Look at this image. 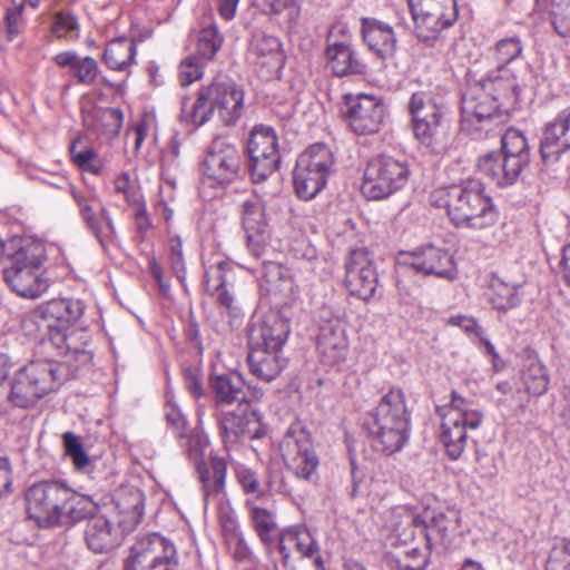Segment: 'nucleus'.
I'll return each mask as SVG.
<instances>
[{
	"label": "nucleus",
	"mask_w": 570,
	"mask_h": 570,
	"mask_svg": "<svg viewBox=\"0 0 570 570\" xmlns=\"http://www.w3.org/2000/svg\"><path fill=\"white\" fill-rule=\"evenodd\" d=\"M570 150V107L557 114L543 130L540 154L546 165L556 164Z\"/></svg>",
	"instance_id": "nucleus-25"
},
{
	"label": "nucleus",
	"mask_w": 570,
	"mask_h": 570,
	"mask_svg": "<svg viewBox=\"0 0 570 570\" xmlns=\"http://www.w3.org/2000/svg\"><path fill=\"white\" fill-rule=\"evenodd\" d=\"M136 52L134 40L124 37L117 38L107 45L104 51V61L112 70H126L134 62Z\"/></svg>",
	"instance_id": "nucleus-41"
},
{
	"label": "nucleus",
	"mask_w": 570,
	"mask_h": 570,
	"mask_svg": "<svg viewBox=\"0 0 570 570\" xmlns=\"http://www.w3.org/2000/svg\"><path fill=\"white\" fill-rule=\"evenodd\" d=\"M97 508L96 502L89 497L68 487V495H66V502L61 505L58 525L76 523L83 519L89 520L92 515H96Z\"/></svg>",
	"instance_id": "nucleus-36"
},
{
	"label": "nucleus",
	"mask_w": 570,
	"mask_h": 570,
	"mask_svg": "<svg viewBox=\"0 0 570 570\" xmlns=\"http://www.w3.org/2000/svg\"><path fill=\"white\" fill-rule=\"evenodd\" d=\"M460 522L459 512L454 509L434 512L426 519L420 515H407L395 527L396 538L404 544L413 541L416 532L424 535L426 548H448Z\"/></svg>",
	"instance_id": "nucleus-10"
},
{
	"label": "nucleus",
	"mask_w": 570,
	"mask_h": 570,
	"mask_svg": "<svg viewBox=\"0 0 570 570\" xmlns=\"http://www.w3.org/2000/svg\"><path fill=\"white\" fill-rule=\"evenodd\" d=\"M53 61L62 68H69L78 82L91 86L96 82L99 67L92 57H79L76 51L59 52L53 57Z\"/></svg>",
	"instance_id": "nucleus-34"
},
{
	"label": "nucleus",
	"mask_w": 570,
	"mask_h": 570,
	"mask_svg": "<svg viewBox=\"0 0 570 570\" xmlns=\"http://www.w3.org/2000/svg\"><path fill=\"white\" fill-rule=\"evenodd\" d=\"M242 154L224 137L215 138L208 146L200 173L204 183L226 187L239 177Z\"/></svg>",
	"instance_id": "nucleus-15"
},
{
	"label": "nucleus",
	"mask_w": 570,
	"mask_h": 570,
	"mask_svg": "<svg viewBox=\"0 0 570 570\" xmlns=\"http://www.w3.org/2000/svg\"><path fill=\"white\" fill-rule=\"evenodd\" d=\"M288 333L287 323L278 317L257 321L249 326L247 363L256 379L269 383L286 367L283 347Z\"/></svg>",
	"instance_id": "nucleus-3"
},
{
	"label": "nucleus",
	"mask_w": 570,
	"mask_h": 570,
	"mask_svg": "<svg viewBox=\"0 0 570 570\" xmlns=\"http://www.w3.org/2000/svg\"><path fill=\"white\" fill-rule=\"evenodd\" d=\"M335 157L325 144H314L309 146L296 160V166L311 169V171L326 178H328L333 171Z\"/></svg>",
	"instance_id": "nucleus-38"
},
{
	"label": "nucleus",
	"mask_w": 570,
	"mask_h": 570,
	"mask_svg": "<svg viewBox=\"0 0 570 570\" xmlns=\"http://www.w3.org/2000/svg\"><path fill=\"white\" fill-rule=\"evenodd\" d=\"M245 504L255 533L266 550L269 551L272 546L275 543L277 534L275 513L268 509L256 505L250 499H247Z\"/></svg>",
	"instance_id": "nucleus-35"
},
{
	"label": "nucleus",
	"mask_w": 570,
	"mask_h": 570,
	"mask_svg": "<svg viewBox=\"0 0 570 570\" xmlns=\"http://www.w3.org/2000/svg\"><path fill=\"white\" fill-rule=\"evenodd\" d=\"M181 446L188 458L194 461L199 481L203 487L204 498L207 501L225 491L227 475V462L224 458L213 456L210 468L203 461L206 440L198 433L181 434Z\"/></svg>",
	"instance_id": "nucleus-17"
},
{
	"label": "nucleus",
	"mask_w": 570,
	"mask_h": 570,
	"mask_svg": "<svg viewBox=\"0 0 570 570\" xmlns=\"http://www.w3.org/2000/svg\"><path fill=\"white\" fill-rule=\"evenodd\" d=\"M326 57L328 67L338 77L365 72L366 65L362 62L356 51L347 42L342 41L328 45Z\"/></svg>",
	"instance_id": "nucleus-33"
},
{
	"label": "nucleus",
	"mask_w": 570,
	"mask_h": 570,
	"mask_svg": "<svg viewBox=\"0 0 570 570\" xmlns=\"http://www.w3.org/2000/svg\"><path fill=\"white\" fill-rule=\"evenodd\" d=\"M400 266L413 268L425 276L454 279L456 267L449 250L434 245H425L413 252H400L396 256Z\"/></svg>",
	"instance_id": "nucleus-20"
},
{
	"label": "nucleus",
	"mask_w": 570,
	"mask_h": 570,
	"mask_svg": "<svg viewBox=\"0 0 570 570\" xmlns=\"http://www.w3.org/2000/svg\"><path fill=\"white\" fill-rule=\"evenodd\" d=\"M396 563L399 570H424L429 563V556L417 548H412Z\"/></svg>",
	"instance_id": "nucleus-58"
},
{
	"label": "nucleus",
	"mask_w": 570,
	"mask_h": 570,
	"mask_svg": "<svg viewBox=\"0 0 570 570\" xmlns=\"http://www.w3.org/2000/svg\"><path fill=\"white\" fill-rule=\"evenodd\" d=\"M430 199L433 206L446 209L456 227L484 229L493 226L499 217L492 197L478 179H466L459 185L434 190Z\"/></svg>",
	"instance_id": "nucleus-1"
},
{
	"label": "nucleus",
	"mask_w": 570,
	"mask_h": 570,
	"mask_svg": "<svg viewBox=\"0 0 570 570\" xmlns=\"http://www.w3.org/2000/svg\"><path fill=\"white\" fill-rule=\"evenodd\" d=\"M327 178L295 166L293 171V184L296 195L304 200L313 199L326 185Z\"/></svg>",
	"instance_id": "nucleus-44"
},
{
	"label": "nucleus",
	"mask_w": 570,
	"mask_h": 570,
	"mask_svg": "<svg viewBox=\"0 0 570 570\" xmlns=\"http://www.w3.org/2000/svg\"><path fill=\"white\" fill-rule=\"evenodd\" d=\"M261 275L269 285L284 288L283 284L288 283V288H292V275L289 269L278 263L264 262L262 264Z\"/></svg>",
	"instance_id": "nucleus-52"
},
{
	"label": "nucleus",
	"mask_w": 570,
	"mask_h": 570,
	"mask_svg": "<svg viewBox=\"0 0 570 570\" xmlns=\"http://www.w3.org/2000/svg\"><path fill=\"white\" fill-rule=\"evenodd\" d=\"M362 36L368 49L381 60L393 57L396 49V37L393 28L373 18L362 19Z\"/></svg>",
	"instance_id": "nucleus-29"
},
{
	"label": "nucleus",
	"mask_w": 570,
	"mask_h": 570,
	"mask_svg": "<svg viewBox=\"0 0 570 570\" xmlns=\"http://www.w3.org/2000/svg\"><path fill=\"white\" fill-rule=\"evenodd\" d=\"M235 473L237 482L246 494L261 497V484L254 471L240 465L235 469Z\"/></svg>",
	"instance_id": "nucleus-57"
},
{
	"label": "nucleus",
	"mask_w": 570,
	"mask_h": 570,
	"mask_svg": "<svg viewBox=\"0 0 570 570\" xmlns=\"http://www.w3.org/2000/svg\"><path fill=\"white\" fill-rule=\"evenodd\" d=\"M245 91L233 79L218 76L199 89L193 104L181 102V115L193 125L202 126L214 112L225 126H234L244 112Z\"/></svg>",
	"instance_id": "nucleus-4"
},
{
	"label": "nucleus",
	"mask_w": 570,
	"mask_h": 570,
	"mask_svg": "<svg viewBox=\"0 0 570 570\" xmlns=\"http://www.w3.org/2000/svg\"><path fill=\"white\" fill-rule=\"evenodd\" d=\"M249 170L253 183L258 184L274 174L279 166L277 136L273 128L255 127L247 142Z\"/></svg>",
	"instance_id": "nucleus-18"
},
{
	"label": "nucleus",
	"mask_w": 570,
	"mask_h": 570,
	"mask_svg": "<svg viewBox=\"0 0 570 570\" xmlns=\"http://www.w3.org/2000/svg\"><path fill=\"white\" fill-rule=\"evenodd\" d=\"M546 570H570V541H561L551 549Z\"/></svg>",
	"instance_id": "nucleus-53"
},
{
	"label": "nucleus",
	"mask_w": 570,
	"mask_h": 570,
	"mask_svg": "<svg viewBox=\"0 0 570 570\" xmlns=\"http://www.w3.org/2000/svg\"><path fill=\"white\" fill-rule=\"evenodd\" d=\"M316 347L322 362L335 365L345 360L348 348L345 330L337 321L320 325Z\"/></svg>",
	"instance_id": "nucleus-28"
},
{
	"label": "nucleus",
	"mask_w": 570,
	"mask_h": 570,
	"mask_svg": "<svg viewBox=\"0 0 570 570\" xmlns=\"http://www.w3.org/2000/svg\"><path fill=\"white\" fill-rule=\"evenodd\" d=\"M344 114L355 134L371 135L380 130L385 107L381 98L374 95H347L344 99Z\"/></svg>",
	"instance_id": "nucleus-21"
},
{
	"label": "nucleus",
	"mask_w": 570,
	"mask_h": 570,
	"mask_svg": "<svg viewBox=\"0 0 570 570\" xmlns=\"http://www.w3.org/2000/svg\"><path fill=\"white\" fill-rule=\"evenodd\" d=\"M552 24L558 35L563 38L570 37V8L557 4L552 10Z\"/></svg>",
	"instance_id": "nucleus-62"
},
{
	"label": "nucleus",
	"mask_w": 570,
	"mask_h": 570,
	"mask_svg": "<svg viewBox=\"0 0 570 570\" xmlns=\"http://www.w3.org/2000/svg\"><path fill=\"white\" fill-rule=\"evenodd\" d=\"M240 218L248 252L262 258L271 238L263 202L257 196L246 198L240 206Z\"/></svg>",
	"instance_id": "nucleus-23"
},
{
	"label": "nucleus",
	"mask_w": 570,
	"mask_h": 570,
	"mask_svg": "<svg viewBox=\"0 0 570 570\" xmlns=\"http://www.w3.org/2000/svg\"><path fill=\"white\" fill-rule=\"evenodd\" d=\"M287 538L286 540L293 544L294 549L304 558L316 559L318 556V544L304 525H294L285 528Z\"/></svg>",
	"instance_id": "nucleus-47"
},
{
	"label": "nucleus",
	"mask_w": 570,
	"mask_h": 570,
	"mask_svg": "<svg viewBox=\"0 0 570 570\" xmlns=\"http://www.w3.org/2000/svg\"><path fill=\"white\" fill-rule=\"evenodd\" d=\"M116 505L122 519L119 524L131 530L140 523L144 515V494L138 489L121 490L117 494Z\"/></svg>",
	"instance_id": "nucleus-37"
},
{
	"label": "nucleus",
	"mask_w": 570,
	"mask_h": 570,
	"mask_svg": "<svg viewBox=\"0 0 570 570\" xmlns=\"http://www.w3.org/2000/svg\"><path fill=\"white\" fill-rule=\"evenodd\" d=\"M124 115L118 108L90 106L82 110L83 126L97 136L115 138L122 126Z\"/></svg>",
	"instance_id": "nucleus-31"
},
{
	"label": "nucleus",
	"mask_w": 570,
	"mask_h": 570,
	"mask_svg": "<svg viewBox=\"0 0 570 570\" xmlns=\"http://www.w3.org/2000/svg\"><path fill=\"white\" fill-rule=\"evenodd\" d=\"M169 261L173 272L179 281H184L186 275L183 243L179 237H171L169 239Z\"/></svg>",
	"instance_id": "nucleus-56"
},
{
	"label": "nucleus",
	"mask_w": 570,
	"mask_h": 570,
	"mask_svg": "<svg viewBox=\"0 0 570 570\" xmlns=\"http://www.w3.org/2000/svg\"><path fill=\"white\" fill-rule=\"evenodd\" d=\"M461 112L464 129L487 134L509 119L508 112L502 110V105L494 98V94L485 90L479 81L468 86L462 96Z\"/></svg>",
	"instance_id": "nucleus-11"
},
{
	"label": "nucleus",
	"mask_w": 570,
	"mask_h": 570,
	"mask_svg": "<svg viewBox=\"0 0 570 570\" xmlns=\"http://www.w3.org/2000/svg\"><path fill=\"white\" fill-rule=\"evenodd\" d=\"M71 154L75 163L83 170L98 174L100 171V167L94 164L96 158V154L92 149L87 148L79 153H75V146H71Z\"/></svg>",
	"instance_id": "nucleus-64"
},
{
	"label": "nucleus",
	"mask_w": 570,
	"mask_h": 570,
	"mask_svg": "<svg viewBox=\"0 0 570 570\" xmlns=\"http://www.w3.org/2000/svg\"><path fill=\"white\" fill-rule=\"evenodd\" d=\"M414 35L429 47H442V31L458 18L455 0H407Z\"/></svg>",
	"instance_id": "nucleus-8"
},
{
	"label": "nucleus",
	"mask_w": 570,
	"mask_h": 570,
	"mask_svg": "<svg viewBox=\"0 0 570 570\" xmlns=\"http://www.w3.org/2000/svg\"><path fill=\"white\" fill-rule=\"evenodd\" d=\"M78 29V22L73 14L69 12H59L56 14L53 23L51 26L52 33L62 38L68 36L73 30Z\"/></svg>",
	"instance_id": "nucleus-59"
},
{
	"label": "nucleus",
	"mask_w": 570,
	"mask_h": 570,
	"mask_svg": "<svg viewBox=\"0 0 570 570\" xmlns=\"http://www.w3.org/2000/svg\"><path fill=\"white\" fill-rule=\"evenodd\" d=\"M67 380L66 366L52 360H37L16 372L8 400L17 407L35 406Z\"/></svg>",
	"instance_id": "nucleus-5"
},
{
	"label": "nucleus",
	"mask_w": 570,
	"mask_h": 570,
	"mask_svg": "<svg viewBox=\"0 0 570 570\" xmlns=\"http://www.w3.org/2000/svg\"><path fill=\"white\" fill-rule=\"evenodd\" d=\"M279 452L286 469L296 478L311 480L320 464L311 433L299 422H293L279 442Z\"/></svg>",
	"instance_id": "nucleus-13"
},
{
	"label": "nucleus",
	"mask_w": 570,
	"mask_h": 570,
	"mask_svg": "<svg viewBox=\"0 0 570 570\" xmlns=\"http://www.w3.org/2000/svg\"><path fill=\"white\" fill-rule=\"evenodd\" d=\"M185 385L188 392L199 400L205 395V389L202 380V372L196 367H188L184 370Z\"/></svg>",
	"instance_id": "nucleus-61"
},
{
	"label": "nucleus",
	"mask_w": 570,
	"mask_h": 570,
	"mask_svg": "<svg viewBox=\"0 0 570 570\" xmlns=\"http://www.w3.org/2000/svg\"><path fill=\"white\" fill-rule=\"evenodd\" d=\"M47 259L45 245L32 238L20 242L18 248L9 256L10 266L43 271L42 266Z\"/></svg>",
	"instance_id": "nucleus-39"
},
{
	"label": "nucleus",
	"mask_w": 570,
	"mask_h": 570,
	"mask_svg": "<svg viewBox=\"0 0 570 570\" xmlns=\"http://www.w3.org/2000/svg\"><path fill=\"white\" fill-rule=\"evenodd\" d=\"M177 567L176 547L159 533L137 538L124 560V570H177Z\"/></svg>",
	"instance_id": "nucleus-14"
},
{
	"label": "nucleus",
	"mask_w": 570,
	"mask_h": 570,
	"mask_svg": "<svg viewBox=\"0 0 570 570\" xmlns=\"http://www.w3.org/2000/svg\"><path fill=\"white\" fill-rule=\"evenodd\" d=\"M490 291L489 301L492 307L499 312L507 313L518 307L522 302L520 285L515 283H508L502 278L495 277L491 283Z\"/></svg>",
	"instance_id": "nucleus-42"
},
{
	"label": "nucleus",
	"mask_w": 570,
	"mask_h": 570,
	"mask_svg": "<svg viewBox=\"0 0 570 570\" xmlns=\"http://www.w3.org/2000/svg\"><path fill=\"white\" fill-rule=\"evenodd\" d=\"M69 186L70 195L72 196L75 203L77 204L81 218L85 222L87 228L91 232L95 238L99 242V244L105 247V235L102 232V227L99 224V220L94 213L91 200L92 198L81 190L77 189L71 184Z\"/></svg>",
	"instance_id": "nucleus-45"
},
{
	"label": "nucleus",
	"mask_w": 570,
	"mask_h": 570,
	"mask_svg": "<svg viewBox=\"0 0 570 570\" xmlns=\"http://www.w3.org/2000/svg\"><path fill=\"white\" fill-rule=\"evenodd\" d=\"M522 382L527 392L533 396L544 394L549 386V374L537 357H528L522 371Z\"/></svg>",
	"instance_id": "nucleus-43"
},
{
	"label": "nucleus",
	"mask_w": 570,
	"mask_h": 570,
	"mask_svg": "<svg viewBox=\"0 0 570 570\" xmlns=\"http://www.w3.org/2000/svg\"><path fill=\"white\" fill-rule=\"evenodd\" d=\"M377 273L366 248L351 250L345 263L344 284L348 293L363 301L373 297L377 287Z\"/></svg>",
	"instance_id": "nucleus-22"
},
{
	"label": "nucleus",
	"mask_w": 570,
	"mask_h": 570,
	"mask_svg": "<svg viewBox=\"0 0 570 570\" xmlns=\"http://www.w3.org/2000/svg\"><path fill=\"white\" fill-rule=\"evenodd\" d=\"M219 434L227 452L237 449L246 440H257L265 431L259 421L249 413L226 412L218 419Z\"/></svg>",
	"instance_id": "nucleus-24"
},
{
	"label": "nucleus",
	"mask_w": 570,
	"mask_h": 570,
	"mask_svg": "<svg viewBox=\"0 0 570 570\" xmlns=\"http://www.w3.org/2000/svg\"><path fill=\"white\" fill-rule=\"evenodd\" d=\"M224 37L219 32L216 24H209L199 31L197 39V55L206 60L215 57L217 51L222 48Z\"/></svg>",
	"instance_id": "nucleus-48"
},
{
	"label": "nucleus",
	"mask_w": 570,
	"mask_h": 570,
	"mask_svg": "<svg viewBox=\"0 0 570 570\" xmlns=\"http://www.w3.org/2000/svg\"><path fill=\"white\" fill-rule=\"evenodd\" d=\"M411 412L402 389L393 386L382 394L364 420L372 448L391 455L403 449L410 436Z\"/></svg>",
	"instance_id": "nucleus-2"
},
{
	"label": "nucleus",
	"mask_w": 570,
	"mask_h": 570,
	"mask_svg": "<svg viewBox=\"0 0 570 570\" xmlns=\"http://www.w3.org/2000/svg\"><path fill=\"white\" fill-rule=\"evenodd\" d=\"M485 90L493 92L494 98H498L499 104L502 106L504 101L515 95L519 88L517 76L509 68L498 67L495 71L491 72L485 79L479 81Z\"/></svg>",
	"instance_id": "nucleus-40"
},
{
	"label": "nucleus",
	"mask_w": 570,
	"mask_h": 570,
	"mask_svg": "<svg viewBox=\"0 0 570 570\" xmlns=\"http://www.w3.org/2000/svg\"><path fill=\"white\" fill-rule=\"evenodd\" d=\"M409 175L410 170L404 161L391 156H376L366 165L361 191L367 199L386 198L405 186Z\"/></svg>",
	"instance_id": "nucleus-12"
},
{
	"label": "nucleus",
	"mask_w": 570,
	"mask_h": 570,
	"mask_svg": "<svg viewBox=\"0 0 570 570\" xmlns=\"http://www.w3.org/2000/svg\"><path fill=\"white\" fill-rule=\"evenodd\" d=\"M246 382L240 373H214L209 377V387L217 405L249 403Z\"/></svg>",
	"instance_id": "nucleus-30"
},
{
	"label": "nucleus",
	"mask_w": 570,
	"mask_h": 570,
	"mask_svg": "<svg viewBox=\"0 0 570 570\" xmlns=\"http://www.w3.org/2000/svg\"><path fill=\"white\" fill-rule=\"evenodd\" d=\"M3 278L17 295L24 298L36 299L49 288L45 271L8 265L3 268Z\"/></svg>",
	"instance_id": "nucleus-27"
},
{
	"label": "nucleus",
	"mask_w": 570,
	"mask_h": 570,
	"mask_svg": "<svg viewBox=\"0 0 570 570\" xmlns=\"http://www.w3.org/2000/svg\"><path fill=\"white\" fill-rule=\"evenodd\" d=\"M235 273L233 265L224 259L204 263V291L218 305L220 316L226 318L217 331L230 332L242 324L243 315L233 294Z\"/></svg>",
	"instance_id": "nucleus-9"
},
{
	"label": "nucleus",
	"mask_w": 570,
	"mask_h": 570,
	"mask_svg": "<svg viewBox=\"0 0 570 570\" xmlns=\"http://www.w3.org/2000/svg\"><path fill=\"white\" fill-rule=\"evenodd\" d=\"M66 454L71 458L77 469L86 468L90 459L86 453L80 439L72 432H65L62 435Z\"/></svg>",
	"instance_id": "nucleus-51"
},
{
	"label": "nucleus",
	"mask_w": 570,
	"mask_h": 570,
	"mask_svg": "<svg viewBox=\"0 0 570 570\" xmlns=\"http://www.w3.org/2000/svg\"><path fill=\"white\" fill-rule=\"evenodd\" d=\"M13 7L8 8L6 11L4 23L9 35V39L12 40L19 33V21L23 11L22 0H12Z\"/></svg>",
	"instance_id": "nucleus-60"
},
{
	"label": "nucleus",
	"mask_w": 570,
	"mask_h": 570,
	"mask_svg": "<svg viewBox=\"0 0 570 570\" xmlns=\"http://www.w3.org/2000/svg\"><path fill=\"white\" fill-rule=\"evenodd\" d=\"M440 441L451 460H458L464 452L466 430L478 429L483 421V413L472 401L464 399L456 391L451 393V402L441 413Z\"/></svg>",
	"instance_id": "nucleus-7"
},
{
	"label": "nucleus",
	"mask_w": 570,
	"mask_h": 570,
	"mask_svg": "<svg viewBox=\"0 0 570 570\" xmlns=\"http://www.w3.org/2000/svg\"><path fill=\"white\" fill-rule=\"evenodd\" d=\"M252 51L263 59L262 65L281 66V42L276 37L266 35L255 36L252 42Z\"/></svg>",
	"instance_id": "nucleus-46"
},
{
	"label": "nucleus",
	"mask_w": 570,
	"mask_h": 570,
	"mask_svg": "<svg viewBox=\"0 0 570 570\" xmlns=\"http://www.w3.org/2000/svg\"><path fill=\"white\" fill-rule=\"evenodd\" d=\"M529 163L530 148L524 134L509 128L501 137V153L491 151L481 156L478 169L498 187H507L517 183Z\"/></svg>",
	"instance_id": "nucleus-6"
},
{
	"label": "nucleus",
	"mask_w": 570,
	"mask_h": 570,
	"mask_svg": "<svg viewBox=\"0 0 570 570\" xmlns=\"http://www.w3.org/2000/svg\"><path fill=\"white\" fill-rule=\"evenodd\" d=\"M66 495H68V487L59 481H41L30 485L26 491L29 519L41 528L58 525Z\"/></svg>",
	"instance_id": "nucleus-16"
},
{
	"label": "nucleus",
	"mask_w": 570,
	"mask_h": 570,
	"mask_svg": "<svg viewBox=\"0 0 570 570\" xmlns=\"http://www.w3.org/2000/svg\"><path fill=\"white\" fill-rule=\"evenodd\" d=\"M523 51V45L518 37L501 39L495 43V59L498 67L508 66L518 59Z\"/></svg>",
	"instance_id": "nucleus-50"
},
{
	"label": "nucleus",
	"mask_w": 570,
	"mask_h": 570,
	"mask_svg": "<svg viewBox=\"0 0 570 570\" xmlns=\"http://www.w3.org/2000/svg\"><path fill=\"white\" fill-rule=\"evenodd\" d=\"M203 66L199 57L189 56L179 65V82L181 86H188L203 77Z\"/></svg>",
	"instance_id": "nucleus-54"
},
{
	"label": "nucleus",
	"mask_w": 570,
	"mask_h": 570,
	"mask_svg": "<svg viewBox=\"0 0 570 570\" xmlns=\"http://www.w3.org/2000/svg\"><path fill=\"white\" fill-rule=\"evenodd\" d=\"M407 111L414 137L429 146L439 132L443 118V106L432 90L412 92L407 101Z\"/></svg>",
	"instance_id": "nucleus-19"
},
{
	"label": "nucleus",
	"mask_w": 570,
	"mask_h": 570,
	"mask_svg": "<svg viewBox=\"0 0 570 570\" xmlns=\"http://www.w3.org/2000/svg\"><path fill=\"white\" fill-rule=\"evenodd\" d=\"M47 322H43L40 316V308L32 314L24 316L21 321V328L27 336L32 338L47 337L48 330L46 327Z\"/></svg>",
	"instance_id": "nucleus-55"
},
{
	"label": "nucleus",
	"mask_w": 570,
	"mask_h": 570,
	"mask_svg": "<svg viewBox=\"0 0 570 570\" xmlns=\"http://www.w3.org/2000/svg\"><path fill=\"white\" fill-rule=\"evenodd\" d=\"M89 338L86 330L73 326L53 327L48 333V341L60 354L69 355L80 364L91 361V354L87 351Z\"/></svg>",
	"instance_id": "nucleus-26"
},
{
	"label": "nucleus",
	"mask_w": 570,
	"mask_h": 570,
	"mask_svg": "<svg viewBox=\"0 0 570 570\" xmlns=\"http://www.w3.org/2000/svg\"><path fill=\"white\" fill-rule=\"evenodd\" d=\"M119 532L115 524L105 515H92L85 528V541L92 552L104 553L117 547Z\"/></svg>",
	"instance_id": "nucleus-32"
},
{
	"label": "nucleus",
	"mask_w": 570,
	"mask_h": 570,
	"mask_svg": "<svg viewBox=\"0 0 570 570\" xmlns=\"http://www.w3.org/2000/svg\"><path fill=\"white\" fill-rule=\"evenodd\" d=\"M67 309V298H55L40 307V316L47 322L48 333L53 327H62L65 324V314Z\"/></svg>",
	"instance_id": "nucleus-49"
},
{
	"label": "nucleus",
	"mask_w": 570,
	"mask_h": 570,
	"mask_svg": "<svg viewBox=\"0 0 570 570\" xmlns=\"http://www.w3.org/2000/svg\"><path fill=\"white\" fill-rule=\"evenodd\" d=\"M261 12L267 16H279L292 4V0H252Z\"/></svg>",
	"instance_id": "nucleus-63"
}]
</instances>
